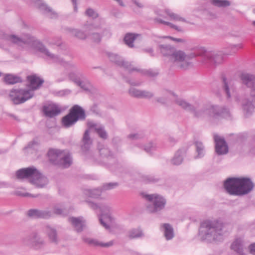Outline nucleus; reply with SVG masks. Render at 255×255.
I'll list each match as a JSON object with an SVG mask.
<instances>
[{"label":"nucleus","instance_id":"f257e3e1","mask_svg":"<svg viewBox=\"0 0 255 255\" xmlns=\"http://www.w3.org/2000/svg\"><path fill=\"white\" fill-rule=\"evenodd\" d=\"M4 38L7 41L19 46H22L25 44L30 45L53 62L59 64L66 68H76L74 64L65 61L58 55L51 53L44 45L29 34H23L20 37L14 34H9L5 35Z\"/></svg>","mask_w":255,"mask_h":255},{"label":"nucleus","instance_id":"f03ea898","mask_svg":"<svg viewBox=\"0 0 255 255\" xmlns=\"http://www.w3.org/2000/svg\"><path fill=\"white\" fill-rule=\"evenodd\" d=\"M27 87L29 89H12L9 93V97L14 104L24 103L32 98L34 95V91L38 89L44 83V80L36 75L27 76Z\"/></svg>","mask_w":255,"mask_h":255},{"label":"nucleus","instance_id":"7ed1b4c3","mask_svg":"<svg viewBox=\"0 0 255 255\" xmlns=\"http://www.w3.org/2000/svg\"><path fill=\"white\" fill-rule=\"evenodd\" d=\"M223 227V223L217 220H208L202 222L199 231L201 240L209 243L222 241Z\"/></svg>","mask_w":255,"mask_h":255},{"label":"nucleus","instance_id":"20e7f679","mask_svg":"<svg viewBox=\"0 0 255 255\" xmlns=\"http://www.w3.org/2000/svg\"><path fill=\"white\" fill-rule=\"evenodd\" d=\"M18 179H27L37 188H43L48 184L47 178L34 166L20 169L16 173Z\"/></svg>","mask_w":255,"mask_h":255},{"label":"nucleus","instance_id":"39448f33","mask_svg":"<svg viewBox=\"0 0 255 255\" xmlns=\"http://www.w3.org/2000/svg\"><path fill=\"white\" fill-rule=\"evenodd\" d=\"M194 117L196 118H202L208 115L214 119H219L221 118H227L230 117L231 114L229 110L224 106L217 105L207 106L201 108L200 109L191 111Z\"/></svg>","mask_w":255,"mask_h":255},{"label":"nucleus","instance_id":"423d86ee","mask_svg":"<svg viewBox=\"0 0 255 255\" xmlns=\"http://www.w3.org/2000/svg\"><path fill=\"white\" fill-rule=\"evenodd\" d=\"M241 79L244 84L252 88L251 96L252 102L247 99L243 103L244 114L246 117H248L253 113L254 109L253 102L255 103V76L248 73H244L241 75Z\"/></svg>","mask_w":255,"mask_h":255},{"label":"nucleus","instance_id":"0eeeda50","mask_svg":"<svg viewBox=\"0 0 255 255\" xmlns=\"http://www.w3.org/2000/svg\"><path fill=\"white\" fill-rule=\"evenodd\" d=\"M195 57L194 54L187 55L183 51L176 50L169 58L172 66L181 70H186L193 66L190 60Z\"/></svg>","mask_w":255,"mask_h":255},{"label":"nucleus","instance_id":"6e6552de","mask_svg":"<svg viewBox=\"0 0 255 255\" xmlns=\"http://www.w3.org/2000/svg\"><path fill=\"white\" fill-rule=\"evenodd\" d=\"M141 195L147 201L153 203L152 205L147 206V210L149 212H157L164 209L166 204V200L162 196L157 194H146L143 193H142Z\"/></svg>","mask_w":255,"mask_h":255},{"label":"nucleus","instance_id":"1a4fd4ad","mask_svg":"<svg viewBox=\"0 0 255 255\" xmlns=\"http://www.w3.org/2000/svg\"><path fill=\"white\" fill-rule=\"evenodd\" d=\"M101 28V26L100 24H97L95 23H87L84 25V32L71 27L66 28L65 30L71 36L79 39H85L87 38L88 34H90L91 31L93 30H98Z\"/></svg>","mask_w":255,"mask_h":255},{"label":"nucleus","instance_id":"9d476101","mask_svg":"<svg viewBox=\"0 0 255 255\" xmlns=\"http://www.w3.org/2000/svg\"><path fill=\"white\" fill-rule=\"evenodd\" d=\"M23 242L25 245L36 250L42 249L46 244L44 239L36 231L24 238Z\"/></svg>","mask_w":255,"mask_h":255},{"label":"nucleus","instance_id":"9b49d317","mask_svg":"<svg viewBox=\"0 0 255 255\" xmlns=\"http://www.w3.org/2000/svg\"><path fill=\"white\" fill-rule=\"evenodd\" d=\"M89 206L94 210L100 209L101 212V217L100 218V222L101 224L106 229L110 228V226L108 224V221H111L112 218L111 216V208L108 205H103L99 207L97 204L90 202H87Z\"/></svg>","mask_w":255,"mask_h":255},{"label":"nucleus","instance_id":"f8f14e48","mask_svg":"<svg viewBox=\"0 0 255 255\" xmlns=\"http://www.w3.org/2000/svg\"><path fill=\"white\" fill-rule=\"evenodd\" d=\"M203 53L200 55L203 63L219 64L223 61V56L220 52L207 51L203 50Z\"/></svg>","mask_w":255,"mask_h":255},{"label":"nucleus","instance_id":"ddd939ff","mask_svg":"<svg viewBox=\"0 0 255 255\" xmlns=\"http://www.w3.org/2000/svg\"><path fill=\"white\" fill-rule=\"evenodd\" d=\"M82 142L81 150L82 152L87 158H91L92 152L90 151V149L92 145V139L90 137L89 129L86 130L84 132Z\"/></svg>","mask_w":255,"mask_h":255},{"label":"nucleus","instance_id":"4468645a","mask_svg":"<svg viewBox=\"0 0 255 255\" xmlns=\"http://www.w3.org/2000/svg\"><path fill=\"white\" fill-rule=\"evenodd\" d=\"M254 188V184L249 178H239L238 196L244 195L250 192Z\"/></svg>","mask_w":255,"mask_h":255},{"label":"nucleus","instance_id":"2eb2a0df","mask_svg":"<svg viewBox=\"0 0 255 255\" xmlns=\"http://www.w3.org/2000/svg\"><path fill=\"white\" fill-rule=\"evenodd\" d=\"M239 178H229L224 181V188L229 194L238 195Z\"/></svg>","mask_w":255,"mask_h":255},{"label":"nucleus","instance_id":"dca6fc26","mask_svg":"<svg viewBox=\"0 0 255 255\" xmlns=\"http://www.w3.org/2000/svg\"><path fill=\"white\" fill-rule=\"evenodd\" d=\"M214 139L215 142V150L217 154L223 155L228 152V146L224 137L214 134Z\"/></svg>","mask_w":255,"mask_h":255},{"label":"nucleus","instance_id":"f3484780","mask_svg":"<svg viewBox=\"0 0 255 255\" xmlns=\"http://www.w3.org/2000/svg\"><path fill=\"white\" fill-rule=\"evenodd\" d=\"M27 216L33 219H48L53 216V213L49 210L30 209L28 211Z\"/></svg>","mask_w":255,"mask_h":255},{"label":"nucleus","instance_id":"a211bd4d","mask_svg":"<svg viewBox=\"0 0 255 255\" xmlns=\"http://www.w3.org/2000/svg\"><path fill=\"white\" fill-rule=\"evenodd\" d=\"M107 55L111 62L125 71L128 69V65L125 59L117 53L108 52Z\"/></svg>","mask_w":255,"mask_h":255},{"label":"nucleus","instance_id":"6ab92c4d","mask_svg":"<svg viewBox=\"0 0 255 255\" xmlns=\"http://www.w3.org/2000/svg\"><path fill=\"white\" fill-rule=\"evenodd\" d=\"M222 90L226 98L228 99H230L234 95L236 90L234 82L232 80H228L225 77H222Z\"/></svg>","mask_w":255,"mask_h":255},{"label":"nucleus","instance_id":"aec40b11","mask_svg":"<svg viewBox=\"0 0 255 255\" xmlns=\"http://www.w3.org/2000/svg\"><path fill=\"white\" fill-rule=\"evenodd\" d=\"M69 113L78 121L84 120L86 116L84 110L80 106L75 105L70 110Z\"/></svg>","mask_w":255,"mask_h":255},{"label":"nucleus","instance_id":"412c9836","mask_svg":"<svg viewBox=\"0 0 255 255\" xmlns=\"http://www.w3.org/2000/svg\"><path fill=\"white\" fill-rule=\"evenodd\" d=\"M87 126L90 128H93L99 137L104 139L108 138V133L105 130L103 126L95 123L93 122H88Z\"/></svg>","mask_w":255,"mask_h":255},{"label":"nucleus","instance_id":"4be33fe9","mask_svg":"<svg viewBox=\"0 0 255 255\" xmlns=\"http://www.w3.org/2000/svg\"><path fill=\"white\" fill-rule=\"evenodd\" d=\"M68 221L71 223L75 230L79 233L83 231L85 227V222L82 217H70Z\"/></svg>","mask_w":255,"mask_h":255},{"label":"nucleus","instance_id":"5701e85b","mask_svg":"<svg viewBox=\"0 0 255 255\" xmlns=\"http://www.w3.org/2000/svg\"><path fill=\"white\" fill-rule=\"evenodd\" d=\"M44 231L49 241L52 243L57 244L58 243V238L56 229L49 225H46L45 227Z\"/></svg>","mask_w":255,"mask_h":255},{"label":"nucleus","instance_id":"b1692460","mask_svg":"<svg viewBox=\"0 0 255 255\" xmlns=\"http://www.w3.org/2000/svg\"><path fill=\"white\" fill-rule=\"evenodd\" d=\"M64 150L59 149H50L48 152V156L50 161L54 164L58 165L60 162L61 157L63 156Z\"/></svg>","mask_w":255,"mask_h":255},{"label":"nucleus","instance_id":"393cba45","mask_svg":"<svg viewBox=\"0 0 255 255\" xmlns=\"http://www.w3.org/2000/svg\"><path fill=\"white\" fill-rule=\"evenodd\" d=\"M43 111L45 115L49 118L58 115L61 112L59 108L53 104L44 106L43 108Z\"/></svg>","mask_w":255,"mask_h":255},{"label":"nucleus","instance_id":"a878e982","mask_svg":"<svg viewBox=\"0 0 255 255\" xmlns=\"http://www.w3.org/2000/svg\"><path fill=\"white\" fill-rule=\"evenodd\" d=\"M158 50L163 56L168 57L169 59L176 50L174 47L170 44H160L158 46Z\"/></svg>","mask_w":255,"mask_h":255},{"label":"nucleus","instance_id":"bb28decb","mask_svg":"<svg viewBox=\"0 0 255 255\" xmlns=\"http://www.w3.org/2000/svg\"><path fill=\"white\" fill-rule=\"evenodd\" d=\"M231 249L239 255H245L244 250V241L239 238L236 239L232 244Z\"/></svg>","mask_w":255,"mask_h":255},{"label":"nucleus","instance_id":"cd10ccee","mask_svg":"<svg viewBox=\"0 0 255 255\" xmlns=\"http://www.w3.org/2000/svg\"><path fill=\"white\" fill-rule=\"evenodd\" d=\"M85 242L87 244L93 246H100L104 248H108L114 245V242L113 241H111L106 243H102L98 240L91 239V238H86L84 239Z\"/></svg>","mask_w":255,"mask_h":255},{"label":"nucleus","instance_id":"c85d7f7f","mask_svg":"<svg viewBox=\"0 0 255 255\" xmlns=\"http://www.w3.org/2000/svg\"><path fill=\"white\" fill-rule=\"evenodd\" d=\"M36 5L40 10L47 14L50 18H54L58 16L57 13L53 11L50 7H48L46 4L40 3L38 1L37 2Z\"/></svg>","mask_w":255,"mask_h":255},{"label":"nucleus","instance_id":"c756f323","mask_svg":"<svg viewBox=\"0 0 255 255\" xmlns=\"http://www.w3.org/2000/svg\"><path fill=\"white\" fill-rule=\"evenodd\" d=\"M58 165L64 168H67L71 165L72 162L71 155L68 151L64 150Z\"/></svg>","mask_w":255,"mask_h":255},{"label":"nucleus","instance_id":"7c9ffc66","mask_svg":"<svg viewBox=\"0 0 255 255\" xmlns=\"http://www.w3.org/2000/svg\"><path fill=\"white\" fill-rule=\"evenodd\" d=\"M142 38V37L141 34L128 32V47H137L134 43L140 42Z\"/></svg>","mask_w":255,"mask_h":255},{"label":"nucleus","instance_id":"2f4dec72","mask_svg":"<svg viewBox=\"0 0 255 255\" xmlns=\"http://www.w3.org/2000/svg\"><path fill=\"white\" fill-rule=\"evenodd\" d=\"M77 121L69 113L62 119V125L66 128H68L74 126Z\"/></svg>","mask_w":255,"mask_h":255},{"label":"nucleus","instance_id":"473e14b6","mask_svg":"<svg viewBox=\"0 0 255 255\" xmlns=\"http://www.w3.org/2000/svg\"><path fill=\"white\" fill-rule=\"evenodd\" d=\"M175 103L184 110L190 112L194 110V106L183 99L177 98L175 100Z\"/></svg>","mask_w":255,"mask_h":255},{"label":"nucleus","instance_id":"72a5a7b5","mask_svg":"<svg viewBox=\"0 0 255 255\" xmlns=\"http://www.w3.org/2000/svg\"><path fill=\"white\" fill-rule=\"evenodd\" d=\"M185 153V150L182 149H179L171 159V163L175 165H180L183 160V155Z\"/></svg>","mask_w":255,"mask_h":255},{"label":"nucleus","instance_id":"f704fd0d","mask_svg":"<svg viewBox=\"0 0 255 255\" xmlns=\"http://www.w3.org/2000/svg\"><path fill=\"white\" fill-rule=\"evenodd\" d=\"M161 227L164 229V235L167 240H171L174 236L172 227L167 223L163 224Z\"/></svg>","mask_w":255,"mask_h":255},{"label":"nucleus","instance_id":"c9c22d12","mask_svg":"<svg viewBox=\"0 0 255 255\" xmlns=\"http://www.w3.org/2000/svg\"><path fill=\"white\" fill-rule=\"evenodd\" d=\"M103 192L101 188H95L93 189H86L84 190V194L91 198H99Z\"/></svg>","mask_w":255,"mask_h":255},{"label":"nucleus","instance_id":"e433bc0d","mask_svg":"<svg viewBox=\"0 0 255 255\" xmlns=\"http://www.w3.org/2000/svg\"><path fill=\"white\" fill-rule=\"evenodd\" d=\"M68 78L75 84L84 78L83 75L79 72H71L68 75Z\"/></svg>","mask_w":255,"mask_h":255},{"label":"nucleus","instance_id":"4c0bfd02","mask_svg":"<svg viewBox=\"0 0 255 255\" xmlns=\"http://www.w3.org/2000/svg\"><path fill=\"white\" fill-rule=\"evenodd\" d=\"M4 81L9 84H14L22 82L20 77L10 74H8L5 76Z\"/></svg>","mask_w":255,"mask_h":255},{"label":"nucleus","instance_id":"58836bf2","mask_svg":"<svg viewBox=\"0 0 255 255\" xmlns=\"http://www.w3.org/2000/svg\"><path fill=\"white\" fill-rule=\"evenodd\" d=\"M195 145L196 146V151L198 153L196 158L202 157L204 155V146L202 142L199 141H196L195 142Z\"/></svg>","mask_w":255,"mask_h":255},{"label":"nucleus","instance_id":"ea45409f","mask_svg":"<svg viewBox=\"0 0 255 255\" xmlns=\"http://www.w3.org/2000/svg\"><path fill=\"white\" fill-rule=\"evenodd\" d=\"M145 136L142 131H138L136 132L131 133L128 134V140L135 141L141 139Z\"/></svg>","mask_w":255,"mask_h":255},{"label":"nucleus","instance_id":"a19ab883","mask_svg":"<svg viewBox=\"0 0 255 255\" xmlns=\"http://www.w3.org/2000/svg\"><path fill=\"white\" fill-rule=\"evenodd\" d=\"M165 12L172 20L186 22V20L184 18L181 17L176 13L171 12L169 9H166Z\"/></svg>","mask_w":255,"mask_h":255},{"label":"nucleus","instance_id":"79ce46f5","mask_svg":"<svg viewBox=\"0 0 255 255\" xmlns=\"http://www.w3.org/2000/svg\"><path fill=\"white\" fill-rule=\"evenodd\" d=\"M140 73L148 77H155L157 76L159 72L157 70L152 69H141Z\"/></svg>","mask_w":255,"mask_h":255},{"label":"nucleus","instance_id":"37998d69","mask_svg":"<svg viewBox=\"0 0 255 255\" xmlns=\"http://www.w3.org/2000/svg\"><path fill=\"white\" fill-rule=\"evenodd\" d=\"M211 3L218 7H227L230 5L231 3L228 0H212Z\"/></svg>","mask_w":255,"mask_h":255},{"label":"nucleus","instance_id":"c03bdc74","mask_svg":"<svg viewBox=\"0 0 255 255\" xmlns=\"http://www.w3.org/2000/svg\"><path fill=\"white\" fill-rule=\"evenodd\" d=\"M144 235L142 231L139 229H133L129 232V237L131 239L143 237Z\"/></svg>","mask_w":255,"mask_h":255},{"label":"nucleus","instance_id":"a18cd8bd","mask_svg":"<svg viewBox=\"0 0 255 255\" xmlns=\"http://www.w3.org/2000/svg\"><path fill=\"white\" fill-rule=\"evenodd\" d=\"M157 148L156 144L152 142H149L144 146L143 149L147 153H151Z\"/></svg>","mask_w":255,"mask_h":255},{"label":"nucleus","instance_id":"49530a36","mask_svg":"<svg viewBox=\"0 0 255 255\" xmlns=\"http://www.w3.org/2000/svg\"><path fill=\"white\" fill-rule=\"evenodd\" d=\"M141 180L145 183H150L157 182L159 179L152 176H142Z\"/></svg>","mask_w":255,"mask_h":255},{"label":"nucleus","instance_id":"de8ad7c7","mask_svg":"<svg viewBox=\"0 0 255 255\" xmlns=\"http://www.w3.org/2000/svg\"><path fill=\"white\" fill-rule=\"evenodd\" d=\"M95 30H93L91 31L90 34L88 35H90L92 41L96 43H100L101 41L102 35L100 33L94 32Z\"/></svg>","mask_w":255,"mask_h":255},{"label":"nucleus","instance_id":"09e8293b","mask_svg":"<svg viewBox=\"0 0 255 255\" xmlns=\"http://www.w3.org/2000/svg\"><path fill=\"white\" fill-rule=\"evenodd\" d=\"M119 183L118 182L108 183L104 184L101 189L103 191L111 190L118 187Z\"/></svg>","mask_w":255,"mask_h":255},{"label":"nucleus","instance_id":"8fccbe9b","mask_svg":"<svg viewBox=\"0 0 255 255\" xmlns=\"http://www.w3.org/2000/svg\"><path fill=\"white\" fill-rule=\"evenodd\" d=\"M99 153L100 156L102 157H109L111 155L109 149L106 147L100 148Z\"/></svg>","mask_w":255,"mask_h":255},{"label":"nucleus","instance_id":"3c124183","mask_svg":"<svg viewBox=\"0 0 255 255\" xmlns=\"http://www.w3.org/2000/svg\"><path fill=\"white\" fill-rule=\"evenodd\" d=\"M141 91L134 88H131L128 90V93L132 97L140 98Z\"/></svg>","mask_w":255,"mask_h":255},{"label":"nucleus","instance_id":"603ef678","mask_svg":"<svg viewBox=\"0 0 255 255\" xmlns=\"http://www.w3.org/2000/svg\"><path fill=\"white\" fill-rule=\"evenodd\" d=\"M141 69L136 66L133 62L128 63V74L134 72L140 73Z\"/></svg>","mask_w":255,"mask_h":255},{"label":"nucleus","instance_id":"864d4df0","mask_svg":"<svg viewBox=\"0 0 255 255\" xmlns=\"http://www.w3.org/2000/svg\"><path fill=\"white\" fill-rule=\"evenodd\" d=\"M51 211L53 215L54 214L56 215H63L64 213V210L58 205L54 206L53 208V210Z\"/></svg>","mask_w":255,"mask_h":255},{"label":"nucleus","instance_id":"5fc2aeb1","mask_svg":"<svg viewBox=\"0 0 255 255\" xmlns=\"http://www.w3.org/2000/svg\"><path fill=\"white\" fill-rule=\"evenodd\" d=\"M154 96L153 93L150 91L141 90L140 98L150 99Z\"/></svg>","mask_w":255,"mask_h":255},{"label":"nucleus","instance_id":"6e6d98bb","mask_svg":"<svg viewBox=\"0 0 255 255\" xmlns=\"http://www.w3.org/2000/svg\"><path fill=\"white\" fill-rule=\"evenodd\" d=\"M76 84L85 91L89 90L90 84L89 82L86 83L84 81H82L81 79L80 81H79Z\"/></svg>","mask_w":255,"mask_h":255},{"label":"nucleus","instance_id":"4d7b16f0","mask_svg":"<svg viewBox=\"0 0 255 255\" xmlns=\"http://www.w3.org/2000/svg\"><path fill=\"white\" fill-rule=\"evenodd\" d=\"M163 38L169 39L176 43H185L187 42L186 40L185 39L175 38L170 36H163Z\"/></svg>","mask_w":255,"mask_h":255},{"label":"nucleus","instance_id":"13d9d810","mask_svg":"<svg viewBox=\"0 0 255 255\" xmlns=\"http://www.w3.org/2000/svg\"><path fill=\"white\" fill-rule=\"evenodd\" d=\"M86 14L89 17L93 18L98 17V14L92 8H88L86 11Z\"/></svg>","mask_w":255,"mask_h":255},{"label":"nucleus","instance_id":"bf43d9fd","mask_svg":"<svg viewBox=\"0 0 255 255\" xmlns=\"http://www.w3.org/2000/svg\"><path fill=\"white\" fill-rule=\"evenodd\" d=\"M167 25L170 26L171 28H172L175 29L176 30H177L178 32H182L184 31L183 28H181V27L178 26L171 22H169V23H167Z\"/></svg>","mask_w":255,"mask_h":255},{"label":"nucleus","instance_id":"052dcab7","mask_svg":"<svg viewBox=\"0 0 255 255\" xmlns=\"http://www.w3.org/2000/svg\"><path fill=\"white\" fill-rule=\"evenodd\" d=\"M167 25L170 26L171 28H172L175 29L176 30H177L178 32H182L184 31L183 28H181V27L178 26L171 22H169V23H167Z\"/></svg>","mask_w":255,"mask_h":255},{"label":"nucleus","instance_id":"680f3d73","mask_svg":"<svg viewBox=\"0 0 255 255\" xmlns=\"http://www.w3.org/2000/svg\"><path fill=\"white\" fill-rule=\"evenodd\" d=\"M38 142L37 141L33 140L29 142L25 148H34L35 146L38 145Z\"/></svg>","mask_w":255,"mask_h":255},{"label":"nucleus","instance_id":"e2e57ef3","mask_svg":"<svg viewBox=\"0 0 255 255\" xmlns=\"http://www.w3.org/2000/svg\"><path fill=\"white\" fill-rule=\"evenodd\" d=\"M132 3L136 7L142 8L144 7V5L139 0H131Z\"/></svg>","mask_w":255,"mask_h":255},{"label":"nucleus","instance_id":"0e129e2a","mask_svg":"<svg viewBox=\"0 0 255 255\" xmlns=\"http://www.w3.org/2000/svg\"><path fill=\"white\" fill-rule=\"evenodd\" d=\"M112 35L111 32L107 29L103 30L102 36L106 37L107 38H110Z\"/></svg>","mask_w":255,"mask_h":255},{"label":"nucleus","instance_id":"69168bd1","mask_svg":"<svg viewBox=\"0 0 255 255\" xmlns=\"http://www.w3.org/2000/svg\"><path fill=\"white\" fill-rule=\"evenodd\" d=\"M16 194L19 196H23V197L31 196L32 197H34V198L38 197V195H33L28 193H22L19 191H17L16 192Z\"/></svg>","mask_w":255,"mask_h":255},{"label":"nucleus","instance_id":"338daca9","mask_svg":"<svg viewBox=\"0 0 255 255\" xmlns=\"http://www.w3.org/2000/svg\"><path fill=\"white\" fill-rule=\"evenodd\" d=\"M249 249L250 253L253 255H255V243L251 244L249 247Z\"/></svg>","mask_w":255,"mask_h":255},{"label":"nucleus","instance_id":"774afa93","mask_svg":"<svg viewBox=\"0 0 255 255\" xmlns=\"http://www.w3.org/2000/svg\"><path fill=\"white\" fill-rule=\"evenodd\" d=\"M143 51L144 52H146V53H149L150 55L151 56H154V53H153V50L152 48H151V47H148V48H147L143 49Z\"/></svg>","mask_w":255,"mask_h":255}]
</instances>
